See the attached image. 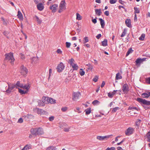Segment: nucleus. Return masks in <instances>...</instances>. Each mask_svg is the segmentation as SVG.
Returning <instances> with one entry per match:
<instances>
[{"label": "nucleus", "mask_w": 150, "mask_h": 150, "mask_svg": "<svg viewBox=\"0 0 150 150\" xmlns=\"http://www.w3.org/2000/svg\"><path fill=\"white\" fill-rule=\"evenodd\" d=\"M8 88L6 90V92L7 93H10L16 87L15 85L13 84L9 83H8Z\"/></svg>", "instance_id": "obj_7"}, {"label": "nucleus", "mask_w": 150, "mask_h": 150, "mask_svg": "<svg viewBox=\"0 0 150 150\" xmlns=\"http://www.w3.org/2000/svg\"><path fill=\"white\" fill-rule=\"evenodd\" d=\"M20 57H21V59H25V57L24 56V54H23L22 53H20Z\"/></svg>", "instance_id": "obj_54"}, {"label": "nucleus", "mask_w": 150, "mask_h": 150, "mask_svg": "<svg viewBox=\"0 0 150 150\" xmlns=\"http://www.w3.org/2000/svg\"><path fill=\"white\" fill-rule=\"evenodd\" d=\"M145 37V35L144 34H142L140 37L139 38V39L140 40H143Z\"/></svg>", "instance_id": "obj_42"}, {"label": "nucleus", "mask_w": 150, "mask_h": 150, "mask_svg": "<svg viewBox=\"0 0 150 150\" xmlns=\"http://www.w3.org/2000/svg\"><path fill=\"white\" fill-rule=\"evenodd\" d=\"M95 12L96 14L98 16H100L102 13L101 9H95Z\"/></svg>", "instance_id": "obj_19"}, {"label": "nucleus", "mask_w": 150, "mask_h": 150, "mask_svg": "<svg viewBox=\"0 0 150 150\" xmlns=\"http://www.w3.org/2000/svg\"><path fill=\"white\" fill-rule=\"evenodd\" d=\"M146 82L150 84V76L146 79Z\"/></svg>", "instance_id": "obj_60"}, {"label": "nucleus", "mask_w": 150, "mask_h": 150, "mask_svg": "<svg viewBox=\"0 0 150 150\" xmlns=\"http://www.w3.org/2000/svg\"><path fill=\"white\" fill-rule=\"evenodd\" d=\"M64 66L62 62H60L57 67V70L58 72H61L64 70Z\"/></svg>", "instance_id": "obj_8"}, {"label": "nucleus", "mask_w": 150, "mask_h": 150, "mask_svg": "<svg viewBox=\"0 0 150 150\" xmlns=\"http://www.w3.org/2000/svg\"><path fill=\"white\" fill-rule=\"evenodd\" d=\"M58 5L57 4H53L50 7V9L52 10V12L54 13L56 11L57 9Z\"/></svg>", "instance_id": "obj_10"}, {"label": "nucleus", "mask_w": 150, "mask_h": 150, "mask_svg": "<svg viewBox=\"0 0 150 150\" xmlns=\"http://www.w3.org/2000/svg\"><path fill=\"white\" fill-rule=\"evenodd\" d=\"M117 1V0H110V3L111 4H114Z\"/></svg>", "instance_id": "obj_51"}, {"label": "nucleus", "mask_w": 150, "mask_h": 150, "mask_svg": "<svg viewBox=\"0 0 150 150\" xmlns=\"http://www.w3.org/2000/svg\"><path fill=\"white\" fill-rule=\"evenodd\" d=\"M30 132L33 135H37V128L31 129L30 130Z\"/></svg>", "instance_id": "obj_20"}, {"label": "nucleus", "mask_w": 150, "mask_h": 150, "mask_svg": "<svg viewBox=\"0 0 150 150\" xmlns=\"http://www.w3.org/2000/svg\"><path fill=\"white\" fill-rule=\"evenodd\" d=\"M44 133L43 129L41 128H37V135H42Z\"/></svg>", "instance_id": "obj_16"}, {"label": "nucleus", "mask_w": 150, "mask_h": 150, "mask_svg": "<svg viewBox=\"0 0 150 150\" xmlns=\"http://www.w3.org/2000/svg\"><path fill=\"white\" fill-rule=\"evenodd\" d=\"M19 72L21 75L25 76L28 73V70L25 67L22 65L20 67Z\"/></svg>", "instance_id": "obj_5"}, {"label": "nucleus", "mask_w": 150, "mask_h": 150, "mask_svg": "<svg viewBox=\"0 0 150 150\" xmlns=\"http://www.w3.org/2000/svg\"><path fill=\"white\" fill-rule=\"evenodd\" d=\"M150 96H149V92L148 93H144L142 94V98H148Z\"/></svg>", "instance_id": "obj_27"}, {"label": "nucleus", "mask_w": 150, "mask_h": 150, "mask_svg": "<svg viewBox=\"0 0 150 150\" xmlns=\"http://www.w3.org/2000/svg\"><path fill=\"white\" fill-rule=\"evenodd\" d=\"M86 66H87V71L89 70H91V71H92L93 68V66L91 64H86Z\"/></svg>", "instance_id": "obj_22"}, {"label": "nucleus", "mask_w": 150, "mask_h": 150, "mask_svg": "<svg viewBox=\"0 0 150 150\" xmlns=\"http://www.w3.org/2000/svg\"><path fill=\"white\" fill-rule=\"evenodd\" d=\"M125 23L127 25V26L128 27H131V20L130 19H127L125 22Z\"/></svg>", "instance_id": "obj_23"}, {"label": "nucleus", "mask_w": 150, "mask_h": 150, "mask_svg": "<svg viewBox=\"0 0 150 150\" xmlns=\"http://www.w3.org/2000/svg\"><path fill=\"white\" fill-rule=\"evenodd\" d=\"M66 3L65 0H62L59 4L58 12L60 13L66 9Z\"/></svg>", "instance_id": "obj_4"}, {"label": "nucleus", "mask_w": 150, "mask_h": 150, "mask_svg": "<svg viewBox=\"0 0 150 150\" xmlns=\"http://www.w3.org/2000/svg\"><path fill=\"white\" fill-rule=\"evenodd\" d=\"M126 33H127L126 30L125 29H124L123 30V32L122 33V34L121 35V37H124L125 36V35L126 34Z\"/></svg>", "instance_id": "obj_44"}, {"label": "nucleus", "mask_w": 150, "mask_h": 150, "mask_svg": "<svg viewBox=\"0 0 150 150\" xmlns=\"http://www.w3.org/2000/svg\"><path fill=\"white\" fill-rule=\"evenodd\" d=\"M101 35L100 34H98L96 36V38L98 39H99L101 37Z\"/></svg>", "instance_id": "obj_62"}, {"label": "nucleus", "mask_w": 150, "mask_h": 150, "mask_svg": "<svg viewBox=\"0 0 150 150\" xmlns=\"http://www.w3.org/2000/svg\"><path fill=\"white\" fill-rule=\"evenodd\" d=\"M84 40L83 41V43H86L88 41V38L87 37H85L84 38Z\"/></svg>", "instance_id": "obj_48"}, {"label": "nucleus", "mask_w": 150, "mask_h": 150, "mask_svg": "<svg viewBox=\"0 0 150 150\" xmlns=\"http://www.w3.org/2000/svg\"><path fill=\"white\" fill-rule=\"evenodd\" d=\"M34 1L36 4L39 3H44L45 1L44 0H34Z\"/></svg>", "instance_id": "obj_32"}, {"label": "nucleus", "mask_w": 150, "mask_h": 150, "mask_svg": "<svg viewBox=\"0 0 150 150\" xmlns=\"http://www.w3.org/2000/svg\"><path fill=\"white\" fill-rule=\"evenodd\" d=\"M31 62L32 63H36L38 61V58L36 57H34L31 59Z\"/></svg>", "instance_id": "obj_24"}, {"label": "nucleus", "mask_w": 150, "mask_h": 150, "mask_svg": "<svg viewBox=\"0 0 150 150\" xmlns=\"http://www.w3.org/2000/svg\"><path fill=\"white\" fill-rule=\"evenodd\" d=\"M80 95V93L79 92H75L73 94V97L72 98L73 100L76 101L77 100Z\"/></svg>", "instance_id": "obj_12"}, {"label": "nucleus", "mask_w": 150, "mask_h": 150, "mask_svg": "<svg viewBox=\"0 0 150 150\" xmlns=\"http://www.w3.org/2000/svg\"><path fill=\"white\" fill-rule=\"evenodd\" d=\"M98 77L96 76L93 79V81L95 82H96L97 81L98 79Z\"/></svg>", "instance_id": "obj_56"}, {"label": "nucleus", "mask_w": 150, "mask_h": 150, "mask_svg": "<svg viewBox=\"0 0 150 150\" xmlns=\"http://www.w3.org/2000/svg\"><path fill=\"white\" fill-rule=\"evenodd\" d=\"M133 128L131 127H129L125 132V133L127 135H129L133 133L134 131Z\"/></svg>", "instance_id": "obj_13"}, {"label": "nucleus", "mask_w": 150, "mask_h": 150, "mask_svg": "<svg viewBox=\"0 0 150 150\" xmlns=\"http://www.w3.org/2000/svg\"><path fill=\"white\" fill-rule=\"evenodd\" d=\"M129 109L131 110H132V112L133 111V112H134V111L135 110H136L137 111H138L139 110V109L136 107H130L129 108Z\"/></svg>", "instance_id": "obj_35"}, {"label": "nucleus", "mask_w": 150, "mask_h": 150, "mask_svg": "<svg viewBox=\"0 0 150 150\" xmlns=\"http://www.w3.org/2000/svg\"><path fill=\"white\" fill-rule=\"evenodd\" d=\"M92 103L93 105H95L99 104L100 102L97 100H95L93 101Z\"/></svg>", "instance_id": "obj_40"}, {"label": "nucleus", "mask_w": 150, "mask_h": 150, "mask_svg": "<svg viewBox=\"0 0 150 150\" xmlns=\"http://www.w3.org/2000/svg\"><path fill=\"white\" fill-rule=\"evenodd\" d=\"M104 14L107 16H108L109 15V12L108 11H106L105 13Z\"/></svg>", "instance_id": "obj_64"}, {"label": "nucleus", "mask_w": 150, "mask_h": 150, "mask_svg": "<svg viewBox=\"0 0 150 150\" xmlns=\"http://www.w3.org/2000/svg\"><path fill=\"white\" fill-rule=\"evenodd\" d=\"M28 90H27V89H25V90H23L21 89H18V91L19 92L22 94H25L28 91Z\"/></svg>", "instance_id": "obj_25"}, {"label": "nucleus", "mask_w": 150, "mask_h": 150, "mask_svg": "<svg viewBox=\"0 0 150 150\" xmlns=\"http://www.w3.org/2000/svg\"><path fill=\"white\" fill-rule=\"evenodd\" d=\"M85 71L82 69H81L79 70V73L81 76H83L85 74Z\"/></svg>", "instance_id": "obj_39"}, {"label": "nucleus", "mask_w": 150, "mask_h": 150, "mask_svg": "<svg viewBox=\"0 0 150 150\" xmlns=\"http://www.w3.org/2000/svg\"><path fill=\"white\" fill-rule=\"evenodd\" d=\"M5 60L7 61H9L11 64H13L14 61L13 54L11 53L6 54H5Z\"/></svg>", "instance_id": "obj_3"}, {"label": "nucleus", "mask_w": 150, "mask_h": 150, "mask_svg": "<svg viewBox=\"0 0 150 150\" xmlns=\"http://www.w3.org/2000/svg\"><path fill=\"white\" fill-rule=\"evenodd\" d=\"M16 88L19 89L21 88L24 89L28 90L30 87V85L29 84L26 85H23L19 81H18L15 84Z\"/></svg>", "instance_id": "obj_2"}, {"label": "nucleus", "mask_w": 150, "mask_h": 150, "mask_svg": "<svg viewBox=\"0 0 150 150\" xmlns=\"http://www.w3.org/2000/svg\"><path fill=\"white\" fill-rule=\"evenodd\" d=\"M96 18H95L92 20V22L94 24H96L97 23Z\"/></svg>", "instance_id": "obj_59"}, {"label": "nucleus", "mask_w": 150, "mask_h": 150, "mask_svg": "<svg viewBox=\"0 0 150 150\" xmlns=\"http://www.w3.org/2000/svg\"><path fill=\"white\" fill-rule=\"evenodd\" d=\"M18 18L21 21H23V15L20 11H18V14L17 15Z\"/></svg>", "instance_id": "obj_17"}, {"label": "nucleus", "mask_w": 150, "mask_h": 150, "mask_svg": "<svg viewBox=\"0 0 150 150\" xmlns=\"http://www.w3.org/2000/svg\"><path fill=\"white\" fill-rule=\"evenodd\" d=\"M122 90L124 93H127L129 91L128 86L126 84H124L122 87Z\"/></svg>", "instance_id": "obj_11"}, {"label": "nucleus", "mask_w": 150, "mask_h": 150, "mask_svg": "<svg viewBox=\"0 0 150 150\" xmlns=\"http://www.w3.org/2000/svg\"><path fill=\"white\" fill-rule=\"evenodd\" d=\"M3 34L6 36L7 37L8 35V32L6 31H4L3 32Z\"/></svg>", "instance_id": "obj_63"}, {"label": "nucleus", "mask_w": 150, "mask_h": 150, "mask_svg": "<svg viewBox=\"0 0 150 150\" xmlns=\"http://www.w3.org/2000/svg\"><path fill=\"white\" fill-rule=\"evenodd\" d=\"M69 63L71 66H72L73 65L75 64L74 63L75 61L73 58H71L70 59H69Z\"/></svg>", "instance_id": "obj_28"}, {"label": "nucleus", "mask_w": 150, "mask_h": 150, "mask_svg": "<svg viewBox=\"0 0 150 150\" xmlns=\"http://www.w3.org/2000/svg\"><path fill=\"white\" fill-rule=\"evenodd\" d=\"M137 101L141 103L147 105H150V101H147L145 99L140 98H138L137 100Z\"/></svg>", "instance_id": "obj_6"}, {"label": "nucleus", "mask_w": 150, "mask_h": 150, "mask_svg": "<svg viewBox=\"0 0 150 150\" xmlns=\"http://www.w3.org/2000/svg\"><path fill=\"white\" fill-rule=\"evenodd\" d=\"M99 20L100 21L101 27L103 28H104L105 25L104 21L101 18H99Z\"/></svg>", "instance_id": "obj_21"}, {"label": "nucleus", "mask_w": 150, "mask_h": 150, "mask_svg": "<svg viewBox=\"0 0 150 150\" xmlns=\"http://www.w3.org/2000/svg\"><path fill=\"white\" fill-rule=\"evenodd\" d=\"M71 66L74 70H77L78 69V66L76 64H74Z\"/></svg>", "instance_id": "obj_37"}, {"label": "nucleus", "mask_w": 150, "mask_h": 150, "mask_svg": "<svg viewBox=\"0 0 150 150\" xmlns=\"http://www.w3.org/2000/svg\"><path fill=\"white\" fill-rule=\"evenodd\" d=\"M1 20L3 21V23L4 25H6V22L5 21V19L3 18L2 17L1 18Z\"/></svg>", "instance_id": "obj_52"}, {"label": "nucleus", "mask_w": 150, "mask_h": 150, "mask_svg": "<svg viewBox=\"0 0 150 150\" xmlns=\"http://www.w3.org/2000/svg\"><path fill=\"white\" fill-rule=\"evenodd\" d=\"M42 102L40 101L38 105L40 106H43L44 105V103H50L51 104H54L55 103L56 100L53 99L51 98L46 97H43L42 99Z\"/></svg>", "instance_id": "obj_1"}, {"label": "nucleus", "mask_w": 150, "mask_h": 150, "mask_svg": "<svg viewBox=\"0 0 150 150\" xmlns=\"http://www.w3.org/2000/svg\"><path fill=\"white\" fill-rule=\"evenodd\" d=\"M119 109V108L118 107H115L112 110V112H116L117 110H118Z\"/></svg>", "instance_id": "obj_49"}, {"label": "nucleus", "mask_w": 150, "mask_h": 150, "mask_svg": "<svg viewBox=\"0 0 150 150\" xmlns=\"http://www.w3.org/2000/svg\"><path fill=\"white\" fill-rule=\"evenodd\" d=\"M136 64H138L141 63L142 62L141 58H138L135 61Z\"/></svg>", "instance_id": "obj_43"}, {"label": "nucleus", "mask_w": 150, "mask_h": 150, "mask_svg": "<svg viewBox=\"0 0 150 150\" xmlns=\"http://www.w3.org/2000/svg\"><path fill=\"white\" fill-rule=\"evenodd\" d=\"M71 44L70 42H66V46L67 47V48H69Z\"/></svg>", "instance_id": "obj_50"}, {"label": "nucleus", "mask_w": 150, "mask_h": 150, "mask_svg": "<svg viewBox=\"0 0 150 150\" xmlns=\"http://www.w3.org/2000/svg\"><path fill=\"white\" fill-rule=\"evenodd\" d=\"M44 3H39L37 5V7L38 10L40 11H42L44 8Z\"/></svg>", "instance_id": "obj_15"}, {"label": "nucleus", "mask_w": 150, "mask_h": 150, "mask_svg": "<svg viewBox=\"0 0 150 150\" xmlns=\"http://www.w3.org/2000/svg\"><path fill=\"white\" fill-rule=\"evenodd\" d=\"M23 119L22 118H21L18 119V122L21 123L23 122Z\"/></svg>", "instance_id": "obj_61"}, {"label": "nucleus", "mask_w": 150, "mask_h": 150, "mask_svg": "<svg viewBox=\"0 0 150 150\" xmlns=\"http://www.w3.org/2000/svg\"><path fill=\"white\" fill-rule=\"evenodd\" d=\"M68 108L66 107H62L61 109V110L63 112H66L67 111L68 109Z\"/></svg>", "instance_id": "obj_46"}, {"label": "nucleus", "mask_w": 150, "mask_h": 150, "mask_svg": "<svg viewBox=\"0 0 150 150\" xmlns=\"http://www.w3.org/2000/svg\"><path fill=\"white\" fill-rule=\"evenodd\" d=\"M117 90H114L112 92H109L108 93V96L110 98H112L113 97V96L116 94V92Z\"/></svg>", "instance_id": "obj_18"}, {"label": "nucleus", "mask_w": 150, "mask_h": 150, "mask_svg": "<svg viewBox=\"0 0 150 150\" xmlns=\"http://www.w3.org/2000/svg\"><path fill=\"white\" fill-rule=\"evenodd\" d=\"M70 128L69 127L68 128H64V131L65 132H67L69 131V129Z\"/></svg>", "instance_id": "obj_57"}, {"label": "nucleus", "mask_w": 150, "mask_h": 150, "mask_svg": "<svg viewBox=\"0 0 150 150\" xmlns=\"http://www.w3.org/2000/svg\"><path fill=\"white\" fill-rule=\"evenodd\" d=\"M102 45L105 47L107 45V40L106 39H105L102 42Z\"/></svg>", "instance_id": "obj_33"}, {"label": "nucleus", "mask_w": 150, "mask_h": 150, "mask_svg": "<svg viewBox=\"0 0 150 150\" xmlns=\"http://www.w3.org/2000/svg\"><path fill=\"white\" fill-rule=\"evenodd\" d=\"M57 52L58 54H61L62 52L60 49H58L57 50Z\"/></svg>", "instance_id": "obj_55"}, {"label": "nucleus", "mask_w": 150, "mask_h": 150, "mask_svg": "<svg viewBox=\"0 0 150 150\" xmlns=\"http://www.w3.org/2000/svg\"><path fill=\"white\" fill-rule=\"evenodd\" d=\"M86 115H89L91 112V108H88L86 109L85 110Z\"/></svg>", "instance_id": "obj_34"}, {"label": "nucleus", "mask_w": 150, "mask_h": 150, "mask_svg": "<svg viewBox=\"0 0 150 150\" xmlns=\"http://www.w3.org/2000/svg\"><path fill=\"white\" fill-rule=\"evenodd\" d=\"M133 51V50L131 48H130L127 53L126 56H128L130 53H132Z\"/></svg>", "instance_id": "obj_45"}, {"label": "nucleus", "mask_w": 150, "mask_h": 150, "mask_svg": "<svg viewBox=\"0 0 150 150\" xmlns=\"http://www.w3.org/2000/svg\"><path fill=\"white\" fill-rule=\"evenodd\" d=\"M115 148L114 147H112L111 148H107L106 150H115Z\"/></svg>", "instance_id": "obj_53"}, {"label": "nucleus", "mask_w": 150, "mask_h": 150, "mask_svg": "<svg viewBox=\"0 0 150 150\" xmlns=\"http://www.w3.org/2000/svg\"><path fill=\"white\" fill-rule=\"evenodd\" d=\"M47 150H57V148L55 146H51L47 148Z\"/></svg>", "instance_id": "obj_29"}, {"label": "nucleus", "mask_w": 150, "mask_h": 150, "mask_svg": "<svg viewBox=\"0 0 150 150\" xmlns=\"http://www.w3.org/2000/svg\"><path fill=\"white\" fill-rule=\"evenodd\" d=\"M35 18L36 21L38 23L40 24L42 22V20L39 18L37 16H35Z\"/></svg>", "instance_id": "obj_31"}, {"label": "nucleus", "mask_w": 150, "mask_h": 150, "mask_svg": "<svg viewBox=\"0 0 150 150\" xmlns=\"http://www.w3.org/2000/svg\"><path fill=\"white\" fill-rule=\"evenodd\" d=\"M112 135L105 136H97V137L96 138L97 139L100 140L102 141L104 140L105 139H108L109 138L110 136H112Z\"/></svg>", "instance_id": "obj_14"}, {"label": "nucleus", "mask_w": 150, "mask_h": 150, "mask_svg": "<svg viewBox=\"0 0 150 150\" xmlns=\"http://www.w3.org/2000/svg\"><path fill=\"white\" fill-rule=\"evenodd\" d=\"M34 110L35 112L37 113L38 114H45L46 113V112L45 110L37 108H34Z\"/></svg>", "instance_id": "obj_9"}, {"label": "nucleus", "mask_w": 150, "mask_h": 150, "mask_svg": "<svg viewBox=\"0 0 150 150\" xmlns=\"http://www.w3.org/2000/svg\"><path fill=\"white\" fill-rule=\"evenodd\" d=\"M141 122V120H140L138 119L137 120L136 122V125L137 126H139L140 124V122Z\"/></svg>", "instance_id": "obj_47"}, {"label": "nucleus", "mask_w": 150, "mask_h": 150, "mask_svg": "<svg viewBox=\"0 0 150 150\" xmlns=\"http://www.w3.org/2000/svg\"><path fill=\"white\" fill-rule=\"evenodd\" d=\"M134 13L135 14L136 13H139L140 11L139 8H137V7H135L134 8Z\"/></svg>", "instance_id": "obj_41"}, {"label": "nucleus", "mask_w": 150, "mask_h": 150, "mask_svg": "<svg viewBox=\"0 0 150 150\" xmlns=\"http://www.w3.org/2000/svg\"><path fill=\"white\" fill-rule=\"evenodd\" d=\"M122 78V76L121 75V74L119 73H118L116 74V77H115V79L116 80H118L119 79H121Z\"/></svg>", "instance_id": "obj_30"}, {"label": "nucleus", "mask_w": 150, "mask_h": 150, "mask_svg": "<svg viewBox=\"0 0 150 150\" xmlns=\"http://www.w3.org/2000/svg\"><path fill=\"white\" fill-rule=\"evenodd\" d=\"M76 19L77 20H80L82 19V17L81 16V15L77 13L76 14Z\"/></svg>", "instance_id": "obj_38"}, {"label": "nucleus", "mask_w": 150, "mask_h": 150, "mask_svg": "<svg viewBox=\"0 0 150 150\" xmlns=\"http://www.w3.org/2000/svg\"><path fill=\"white\" fill-rule=\"evenodd\" d=\"M31 146L30 145L27 144L21 150H27L31 149Z\"/></svg>", "instance_id": "obj_26"}, {"label": "nucleus", "mask_w": 150, "mask_h": 150, "mask_svg": "<svg viewBox=\"0 0 150 150\" xmlns=\"http://www.w3.org/2000/svg\"><path fill=\"white\" fill-rule=\"evenodd\" d=\"M146 136L147 139V141L150 142V131L148 132Z\"/></svg>", "instance_id": "obj_36"}, {"label": "nucleus", "mask_w": 150, "mask_h": 150, "mask_svg": "<svg viewBox=\"0 0 150 150\" xmlns=\"http://www.w3.org/2000/svg\"><path fill=\"white\" fill-rule=\"evenodd\" d=\"M49 118L50 121H52L54 120V117L53 116H52L50 117Z\"/></svg>", "instance_id": "obj_58"}]
</instances>
